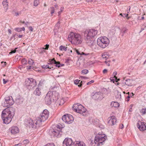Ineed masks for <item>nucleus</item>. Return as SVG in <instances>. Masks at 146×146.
I'll list each match as a JSON object with an SVG mask.
<instances>
[{
  "mask_svg": "<svg viewBox=\"0 0 146 146\" xmlns=\"http://www.w3.org/2000/svg\"><path fill=\"white\" fill-rule=\"evenodd\" d=\"M3 106L8 108L2 111L1 117L3 122L5 124H8L11 121L14 116L15 111L14 108L9 107L14 104V101L11 96L6 97Z\"/></svg>",
  "mask_w": 146,
  "mask_h": 146,
  "instance_id": "obj_1",
  "label": "nucleus"
},
{
  "mask_svg": "<svg viewBox=\"0 0 146 146\" xmlns=\"http://www.w3.org/2000/svg\"><path fill=\"white\" fill-rule=\"evenodd\" d=\"M49 115L48 111L46 109L44 110L43 112L41 113L40 116L36 119L35 123L33 122V121L32 119L29 120V125L32 126V127H34L35 124L36 125L35 127H37L40 126L41 125L42 122L48 119Z\"/></svg>",
  "mask_w": 146,
  "mask_h": 146,
  "instance_id": "obj_2",
  "label": "nucleus"
},
{
  "mask_svg": "<svg viewBox=\"0 0 146 146\" xmlns=\"http://www.w3.org/2000/svg\"><path fill=\"white\" fill-rule=\"evenodd\" d=\"M68 39L71 43L75 45L80 44L82 42V36L79 34L71 33L68 35Z\"/></svg>",
  "mask_w": 146,
  "mask_h": 146,
  "instance_id": "obj_3",
  "label": "nucleus"
},
{
  "mask_svg": "<svg viewBox=\"0 0 146 146\" xmlns=\"http://www.w3.org/2000/svg\"><path fill=\"white\" fill-rule=\"evenodd\" d=\"M110 43L109 39L106 36L100 37L97 40V44L101 48H105L107 47Z\"/></svg>",
  "mask_w": 146,
  "mask_h": 146,
  "instance_id": "obj_4",
  "label": "nucleus"
},
{
  "mask_svg": "<svg viewBox=\"0 0 146 146\" xmlns=\"http://www.w3.org/2000/svg\"><path fill=\"white\" fill-rule=\"evenodd\" d=\"M72 108L75 112L82 114L83 115H85L84 113L86 111V110L81 104H75L73 106Z\"/></svg>",
  "mask_w": 146,
  "mask_h": 146,
  "instance_id": "obj_5",
  "label": "nucleus"
},
{
  "mask_svg": "<svg viewBox=\"0 0 146 146\" xmlns=\"http://www.w3.org/2000/svg\"><path fill=\"white\" fill-rule=\"evenodd\" d=\"M107 137L105 134H102L99 133L98 134L96 135L95 138V142H98V145H100L101 144L102 145V143L104 142L106 139Z\"/></svg>",
  "mask_w": 146,
  "mask_h": 146,
  "instance_id": "obj_6",
  "label": "nucleus"
},
{
  "mask_svg": "<svg viewBox=\"0 0 146 146\" xmlns=\"http://www.w3.org/2000/svg\"><path fill=\"white\" fill-rule=\"evenodd\" d=\"M97 31L94 29L86 30L84 33L85 37H88L89 38H92L96 36L97 33Z\"/></svg>",
  "mask_w": 146,
  "mask_h": 146,
  "instance_id": "obj_7",
  "label": "nucleus"
},
{
  "mask_svg": "<svg viewBox=\"0 0 146 146\" xmlns=\"http://www.w3.org/2000/svg\"><path fill=\"white\" fill-rule=\"evenodd\" d=\"M62 119L65 122L70 124L73 122L74 118L71 115L67 114L64 115L62 117Z\"/></svg>",
  "mask_w": 146,
  "mask_h": 146,
  "instance_id": "obj_8",
  "label": "nucleus"
},
{
  "mask_svg": "<svg viewBox=\"0 0 146 146\" xmlns=\"http://www.w3.org/2000/svg\"><path fill=\"white\" fill-rule=\"evenodd\" d=\"M52 96V93L51 92H49L47 94L44 98L45 103L47 105H50L51 103V99Z\"/></svg>",
  "mask_w": 146,
  "mask_h": 146,
  "instance_id": "obj_9",
  "label": "nucleus"
},
{
  "mask_svg": "<svg viewBox=\"0 0 146 146\" xmlns=\"http://www.w3.org/2000/svg\"><path fill=\"white\" fill-rule=\"evenodd\" d=\"M26 82L27 86L34 87L36 85V82L35 80L31 78H28L26 81Z\"/></svg>",
  "mask_w": 146,
  "mask_h": 146,
  "instance_id": "obj_10",
  "label": "nucleus"
},
{
  "mask_svg": "<svg viewBox=\"0 0 146 146\" xmlns=\"http://www.w3.org/2000/svg\"><path fill=\"white\" fill-rule=\"evenodd\" d=\"M138 128L141 131L146 130V123L139 121L137 124Z\"/></svg>",
  "mask_w": 146,
  "mask_h": 146,
  "instance_id": "obj_11",
  "label": "nucleus"
},
{
  "mask_svg": "<svg viewBox=\"0 0 146 146\" xmlns=\"http://www.w3.org/2000/svg\"><path fill=\"white\" fill-rule=\"evenodd\" d=\"M60 128H59V130H58L56 128H54L52 131L51 135L54 137H59L61 136V134L60 133Z\"/></svg>",
  "mask_w": 146,
  "mask_h": 146,
  "instance_id": "obj_12",
  "label": "nucleus"
},
{
  "mask_svg": "<svg viewBox=\"0 0 146 146\" xmlns=\"http://www.w3.org/2000/svg\"><path fill=\"white\" fill-rule=\"evenodd\" d=\"M110 119L108 123L110 125H113L116 124L117 119L114 116H112L109 118Z\"/></svg>",
  "mask_w": 146,
  "mask_h": 146,
  "instance_id": "obj_13",
  "label": "nucleus"
},
{
  "mask_svg": "<svg viewBox=\"0 0 146 146\" xmlns=\"http://www.w3.org/2000/svg\"><path fill=\"white\" fill-rule=\"evenodd\" d=\"M73 143H74L71 138H66L63 142V146H64L65 145L66 146H70L73 145Z\"/></svg>",
  "mask_w": 146,
  "mask_h": 146,
  "instance_id": "obj_14",
  "label": "nucleus"
},
{
  "mask_svg": "<svg viewBox=\"0 0 146 146\" xmlns=\"http://www.w3.org/2000/svg\"><path fill=\"white\" fill-rule=\"evenodd\" d=\"M85 40L87 44L91 47H92L94 45V40L92 38H89L88 36L85 37Z\"/></svg>",
  "mask_w": 146,
  "mask_h": 146,
  "instance_id": "obj_15",
  "label": "nucleus"
},
{
  "mask_svg": "<svg viewBox=\"0 0 146 146\" xmlns=\"http://www.w3.org/2000/svg\"><path fill=\"white\" fill-rule=\"evenodd\" d=\"M12 134H15L19 132V128L16 126H13L11 127L9 129Z\"/></svg>",
  "mask_w": 146,
  "mask_h": 146,
  "instance_id": "obj_16",
  "label": "nucleus"
},
{
  "mask_svg": "<svg viewBox=\"0 0 146 146\" xmlns=\"http://www.w3.org/2000/svg\"><path fill=\"white\" fill-rule=\"evenodd\" d=\"M50 64H55V66L58 67H61V64L60 63V62L56 61L54 59V58L52 60H50Z\"/></svg>",
  "mask_w": 146,
  "mask_h": 146,
  "instance_id": "obj_17",
  "label": "nucleus"
},
{
  "mask_svg": "<svg viewBox=\"0 0 146 146\" xmlns=\"http://www.w3.org/2000/svg\"><path fill=\"white\" fill-rule=\"evenodd\" d=\"M101 94V93L100 92H98L95 93V94L94 93H92V97L94 99L96 100L100 96Z\"/></svg>",
  "mask_w": 146,
  "mask_h": 146,
  "instance_id": "obj_18",
  "label": "nucleus"
},
{
  "mask_svg": "<svg viewBox=\"0 0 146 146\" xmlns=\"http://www.w3.org/2000/svg\"><path fill=\"white\" fill-rule=\"evenodd\" d=\"M34 94L35 96H40L41 94V89L39 87L37 88L34 91Z\"/></svg>",
  "mask_w": 146,
  "mask_h": 146,
  "instance_id": "obj_19",
  "label": "nucleus"
},
{
  "mask_svg": "<svg viewBox=\"0 0 146 146\" xmlns=\"http://www.w3.org/2000/svg\"><path fill=\"white\" fill-rule=\"evenodd\" d=\"M74 146H85V143L83 142L75 141L74 143Z\"/></svg>",
  "mask_w": 146,
  "mask_h": 146,
  "instance_id": "obj_20",
  "label": "nucleus"
},
{
  "mask_svg": "<svg viewBox=\"0 0 146 146\" xmlns=\"http://www.w3.org/2000/svg\"><path fill=\"white\" fill-rule=\"evenodd\" d=\"M3 5L4 6V8L7 10L8 9V2L7 0H3L2 3Z\"/></svg>",
  "mask_w": 146,
  "mask_h": 146,
  "instance_id": "obj_21",
  "label": "nucleus"
},
{
  "mask_svg": "<svg viewBox=\"0 0 146 146\" xmlns=\"http://www.w3.org/2000/svg\"><path fill=\"white\" fill-rule=\"evenodd\" d=\"M133 81L131 79H128L125 80V84L126 85L128 86H131L132 85V82Z\"/></svg>",
  "mask_w": 146,
  "mask_h": 146,
  "instance_id": "obj_22",
  "label": "nucleus"
},
{
  "mask_svg": "<svg viewBox=\"0 0 146 146\" xmlns=\"http://www.w3.org/2000/svg\"><path fill=\"white\" fill-rule=\"evenodd\" d=\"M60 26V23L59 22H58L56 25L55 27V28L54 29V34L56 35V33L58 31V29H59V26Z\"/></svg>",
  "mask_w": 146,
  "mask_h": 146,
  "instance_id": "obj_23",
  "label": "nucleus"
},
{
  "mask_svg": "<svg viewBox=\"0 0 146 146\" xmlns=\"http://www.w3.org/2000/svg\"><path fill=\"white\" fill-rule=\"evenodd\" d=\"M119 104L117 102H111V106L112 107L117 108L119 107Z\"/></svg>",
  "mask_w": 146,
  "mask_h": 146,
  "instance_id": "obj_24",
  "label": "nucleus"
},
{
  "mask_svg": "<svg viewBox=\"0 0 146 146\" xmlns=\"http://www.w3.org/2000/svg\"><path fill=\"white\" fill-rule=\"evenodd\" d=\"M82 82V81H80V80L78 79L75 80L74 81V84L76 85H77L80 83V84L78 85L79 87H81L82 86V84L81 83Z\"/></svg>",
  "mask_w": 146,
  "mask_h": 146,
  "instance_id": "obj_25",
  "label": "nucleus"
},
{
  "mask_svg": "<svg viewBox=\"0 0 146 146\" xmlns=\"http://www.w3.org/2000/svg\"><path fill=\"white\" fill-rule=\"evenodd\" d=\"M108 54L107 52H105L102 55V56L103 58L107 59L108 58L109 56H108Z\"/></svg>",
  "mask_w": 146,
  "mask_h": 146,
  "instance_id": "obj_26",
  "label": "nucleus"
},
{
  "mask_svg": "<svg viewBox=\"0 0 146 146\" xmlns=\"http://www.w3.org/2000/svg\"><path fill=\"white\" fill-rule=\"evenodd\" d=\"M25 28L24 27L22 28H16L15 29V30L19 32H20L22 30H23V31H25Z\"/></svg>",
  "mask_w": 146,
  "mask_h": 146,
  "instance_id": "obj_27",
  "label": "nucleus"
},
{
  "mask_svg": "<svg viewBox=\"0 0 146 146\" xmlns=\"http://www.w3.org/2000/svg\"><path fill=\"white\" fill-rule=\"evenodd\" d=\"M67 47L61 46H60L59 48L60 50H61L66 51L67 50Z\"/></svg>",
  "mask_w": 146,
  "mask_h": 146,
  "instance_id": "obj_28",
  "label": "nucleus"
},
{
  "mask_svg": "<svg viewBox=\"0 0 146 146\" xmlns=\"http://www.w3.org/2000/svg\"><path fill=\"white\" fill-rule=\"evenodd\" d=\"M127 30V29L126 28L124 27L122 29V30L121 31V33H123V35H122V36L123 35V34L125 33Z\"/></svg>",
  "mask_w": 146,
  "mask_h": 146,
  "instance_id": "obj_29",
  "label": "nucleus"
},
{
  "mask_svg": "<svg viewBox=\"0 0 146 146\" xmlns=\"http://www.w3.org/2000/svg\"><path fill=\"white\" fill-rule=\"evenodd\" d=\"M39 3V0H35L34 2V6L35 7L37 6Z\"/></svg>",
  "mask_w": 146,
  "mask_h": 146,
  "instance_id": "obj_30",
  "label": "nucleus"
},
{
  "mask_svg": "<svg viewBox=\"0 0 146 146\" xmlns=\"http://www.w3.org/2000/svg\"><path fill=\"white\" fill-rule=\"evenodd\" d=\"M146 109L145 108H143L140 111V112L143 114H145L146 113Z\"/></svg>",
  "mask_w": 146,
  "mask_h": 146,
  "instance_id": "obj_31",
  "label": "nucleus"
},
{
  "mask_svg": "<svg viewBox=\"0 0 146 146\" xmlns=\"http://www.w3.org/2000/svg\"><path fill=\"white\" fill-rule=\"evenodd\" d=\"M117 95V96H116V97L117 98H118L119 99H120L121 98V93L120 92H118Z\"/></svg>",
  "mask_w": 146,
  "mask_h": 146,
  "instance_id": "obj_32",
  "label": "nucleus"
},
{
  "mask_svg": "<svg viewBox=\"0 0 146 146\" xmlns=\"http://www.w3.org/2000/svg\"><path fill=\"white\" fill-rule=\"evenodd\" d=\"M61 125H57L56 126V127L55 128H56L58 130H59V129L60 128V131H61V129L63 127Z\"/></svg>",
  "mask_w": 146,
  "mask_h": 146,
  "instance_id": "obj_33",
  "label": "nucleus"
},
{
  "mask_svg": "<svg viewBox=\"0 0 146 146\" xmlns=\"http://www.w3.org/2000/svg\"><path fill=\"white\" fill-rule=\"evenodd\" d=\"M82 72L84 74H86L88 72V70L86 69L83 70H82Z\"/></svg>",
  "mask_w": 146,
  "mask_h": 146,
  "instance_id": "obj_34",
  "label": "nucleus"
},
{
  "mask_svg": "<svg viewBox=\"0 0 146 146\" xmlns=\"http://www.w3.org/2000/svg\"><path fill=\"white\" fill-rule=\"evenodd\" d=\"M81 55H84L85 56L88 55H91L92 54L89 53H85L84 52H82L81 53Z\"/></svg>",
  "mask_w": 146,
  "mask_h": 146,
  "instance_id": "obj_35",
  "label": "nucleus"
},
{
  "mask_svg": "<svg viewBox=\"0 0 146 146\" xmlns=\"http://www.w3.org/2000/svg\"><path fill=\"white\" fill-rule=\"evenodd\" d=\"M42 67L44 68H51L48 65H44L42 66Z\"/></svg>",
  "mask_w": 146,
  "mask_h": 146,
  "instance_id": "obj_36",
  "label": "nucleus"
},
{
  "mask_svg": "<svg viewBox=\"0 0 146 146\" xmlns=\"http://www.w3.org/2000/svg\"><path fill=\"white\" fill-rule=\"evenodd\" d=\"M34 63V62L33 60L32 59H30L28 61V63L29 64L32 65Z\"/></svg>",
  "mask_w": 146,
  "mask_h": 146,
  "instance_id": "obj_37",
  "label": "nucleus"
},
{
  "mask_svg": "<svg viewBox=\"0 0 146 146\" xmlns=\"http://www.w3.org/2000/svg\"><path fill=\"white\" fill-rule=\"evenodd\" d=\"M27 61L24 58L21 60V62L23 64H26Z\"/></svg>",
  "mask_w": 146,
  "mask_h": 146,
  "instance_id": "obj_38",
  "label": "nucleus"
},
{
  "mask_svg": "<svg viewBox=\"0 0 146 146\" xmlns=\"http://www.w3.org/2000/svg\"><path fill=\"white\" fill-rule=\"evenodd\" d=\"M117 74L116 72H115L113 74L112 76L114 77V78H115V79H117V77H116L115 76Z\"/></svg>",
  "mask_w": 146,
  "mask_h": 146,
  "instance_id": "obj_39",
  "label": "nucleus"
},
{
  "mask_svg": "<svg viewBox=\"0 0 146 146\" xmlns=\"http://www.w3.org/2000/svg\"><path fill=\"white\" fill-rule=\"evenodd\" d=\"M50 9L51 10V14H52L54 12V8L53 7H50Z\"/></svg>",
  "mask_w": 146,
  "mask_h": 146,
  "instance_id": "obj_40",
  "label": "nucleus"
},
{
  "mask_svg": "<svg viewBox=\"0 0 146 146\" xmlns=\"http://www.w3.org/2000/svg\"><path fill=\"white\" fill-rule=\"evenodd\" d=\"M64 103V100L63 99H61L60 100V103L59 104V105H62Z\"/></svg>",
  "mask_w": 146,
  "mask_h": 146,
  "instance_id": "obj_41",
  "label": "nucleus"
},
{
  "mask_svg": "<svg viewBox=\"0 0 146 146\" xmlns=\"http://www.w3.org/2000/svg\"><path fill=\"white\" fill-rule=\"evenodd\" d=\"M17 49V48H15V49ZM16 52V50L15 49V50H14L11 51V52L9 53V54H11L14 53H15Z\"/></svg>",
  "mask_w": 146,
  "mask_h": 146,
  "instance_id": "obj_42",
  "label": "nucleus"
},
{
  "mask_svg": "<svg viewBox=\"0 0 146 146\" xmlns=\"http://www.w3.org/2000/svg\"><path fill=\"white\" fill-rule=\"evenodd\" d=\"M46 47L45 48H43V49H45V50H48L49 48V45L48 44H46L45 45Z\"/></svg>",
  "mask_w": 146,
  "mask_h": 146,
  "instance_id": "obj_43",
  "label": "nucleus"
},
{
  "mask_svg": "<svg viewBox=\"0 0 146 146\" xmlns=\"http://www.w3.org/2000/svg\"><path fill=\"white\" fill-rule=\"evenodd\" d=\"M3 83L4 84H5L7 82L8 80H6L5 79H3Z\"/></svg>",
  "mask_w": 146,
  "mask_h": 146,
  "instance_id": "obj_44",
  "label": "nucleus"
},
{
  "mask_svg": "<svg viewBox=\"0 0 146 146\" xmlns=\"http://www.w3.org/2000/svg\"><path fill=\"white\" fill-rule=\"evenodd\" d=\"M94 82V81L93 80H92L91 81H90V82H88L87 83V85H89V84H91V83H93V82Z\"/></svg>",
  "mask_w": 146,
  "mask_h": 146,
  "instance_id": "obj_45",
  "label": "nucleus"
},
{
  "mask_svg": "<svg viewBox=\"0 0 146 146\" xmlns=\"http://www.w3.org/2000/svg\"><path fill=\"white\" fill-rule=\"evenodd\" d=\"M105 63L107 64V66H110V63H109V62H108V61H105Z\"/></svg>",
  "mask_w": 146,
  "mask_h": 146,
  "instance_id": "obj_46",
  "label": "nucleus"
},
{
  "mask_svg": "<svg viewBox=\"0 0 146 146\" xmlns=\"http://www.w3.org/2000/svg\"><path fill=\"white\" fill-rule=\"evenodd\" d=\"M21 12H16L15 13V15L16 16H19V15H21Z\"/></svg>",
  "mask_w": 146,
  "mask_h": 146,
  "instance_id": "obj_47",
  "label": "nucleus"
},
{
  "mask_svg": "<svg viewBox=\"0 0 146 146\" xmlns=\"http://www.w3.org/2000/svg\"><path fill=\"white\" fill-rule=\"evenodd\" d=\"M29 142V140H25L23 141V143L24 144H26L28 143Z\"/></svg>",
  "mask_w": 146,
  "mask_h": 146,
  "instance_id": "obj_48",
  "label": "nucleus"
},
{
  "mask_svg": "<svg viewBox=\"0 0 146 146\" xmlns=\"http://www.w3.org/2000/svg\"><path fill=\"white\" fill-rule=\"evenodd\" d=\"M107 72V70L106 69H104L103 70V73L104 74L106 73Z\"/></svg>",
  "mask_w": 146,
  "mask_h": 146,
  "instance_id": "obj_49",
  "label": "nucleus"
},
{
  "mask_svg": "<svg viewBox=\"0 0 146 146\" xmlns=\"http://www.w3.org/2000/svg\"><path fill=\"white\" fill-rule=\"evenodd\" d=\"M29 30L31 31H32L33 30V29L32 27H29Z\"/></svg>",
  "mask_w": 146,
  "mask_h": 146,
  "instance_id": "obj_50",
  "label": "nucleus"
},
{
  "mask_svg": "<svg viewBox=\"0 0 146 146\" xmlns=\"http://www.w3.org/2000/svg\"><path fill=\"white\" fill-rule=\"evenodd\" d=\"M128 15V14H123V17H127Z\"/></svg>",
  "mask_w": 146,
  "mask_h": 146,
  "instance_id": "obj_51",
  "label": "nucleus"
},
{
  "mask_svg": "<svg viewBox=\"0 0 146 146\" xmlns=\"http://www.w3.org/2000/svg\"><path fill=\"white\" fill-rule=\"evenodd\" d=\"M76 53L78 55H81V53H80L78 50H76Z\"/></svg>",
  "mask_w": 146,
  "mask_h": 146,
  "instance_id": "obj_52",
  "label": "nucleus"
},
{
  "mask_svg": "<svg viewBox=\"0 0 146 146\" xmlns=\"http://www.w3.org/2000/svg\"><path fill=\"white\" fill-rule=\"evenodd\" d=\"M119 127L121 129H122L123 127V124L120 125L119 126Z\"/></svg>",
  "mask_w": 146,
  "mask_h": 146,
  "instance_id": "obj_53",
  "label": "nucleus"
},
{
  "mask_svg": "<svg viewBox=\"0 0 146 146\" xmlns=\"http://www.w3.org/2000/svg\"><path fill=\"white\" fill-rule=\"evenodd\" d=\"M130 96H128L127 98V101H129V99L130 98Z\"/></svg>",
  "mask_w": 146,
  "mask_h": 146,
  "instance_id": "obj_54",
  "label": "nucleus"
},
{
  "mask_svg": "<svg viewBox=\"0 0 146 146\" xmlns=\"http://www.w3.org/2000/svg\"><path fill=\"white\" fill-rule=\"evenodd\" d=\"M19 100L20 99H17L16 100V102H17V103L18 104L20 103V102H19Z\"/></svg>",
  "mask_w": 146,
  "mask_h": 146,
  "instance_id": "obj_55",
  "label": "nucleus"
},
{
  "mask_svg": "<svg viewBox=\"0 0 146 146\" xmlns=\"http://www.w3.org/2000/svg\"><path fill=\"white\" fill-rule=\"evenodd\" d=\"M31 66H27V68L28 69H30L31 68Z\"/></svg>",
  "mask_w": 146,
  "mask_h": 146,
  "instance_id": "obj_56",
  "label": "nucleus"
},
{
  "mask_svg": "<svg viewBox=\"0 0 146 146\" xmlns=\"http://www.w3.org/2000/svg\"><path fill=\"white\" fill-rule=\"evenodd\" d=\"M133 95H134V94H133V93H130V94L129 95V96H130V97H132V96H133Z\"/></svg>",
  "mask_w": 146,
  "mask_h": 146,
  "instance_id": "obj_57",
  "label": "nucleus"
},
{
  "mask_svg": "<svg viewBox=\"0 0 146 146\" xmlns=\"http://www.w3.org/2000/svg\"><path fill=\"white\" fill-rule=\"evenodd\" d=\"M8 31L10 34H11V31L10 29H8Z\"/></svg>",
  "mask_w": 146,
  "mask_h": 146,
  "instance_id": "obj_58",
  "label": "nucleus"
},
{
  "mask_svg": "<svg viewBox=\"0 0 146 146\" xmlns=\"http://www.w3.org/2000/svg\"><path fill=\"white\" fill-rule=\"evenodd\" d=\"M143 26L144 27V28H146V23L144 24Z\"/></svg>",
  "mask_w": 146,
  "mask_h": 146,
  "instance_id": "obj_59",
  "label": "nucleus"
},
{
  "mask_svg": "<svg viewBox=\"0 0 146 146\" xmlns=\"http://www.w3.org/2000/svg\"><path fill=\"white\" fill-rule=\"evenodd\" d=\"M80 77H81V78H83L84 79H86V78H86V77H83V76H81Z\"/></svg>",
  "mask_w": 146,
  "mask_h": 146,
  "instance_id": "obj_60",
  "label": "nucleus"
},
{
  "mask_svg": "<svg viewBox=\"0 0 146 146\" xmlns=\"http://www.w3.org/2000/svg\"><path fill=\"white\" fill-rule=\"evenodd\" d=\"M23 36V35H20L18 37L19 38H21Z\"/></svg>",
  "mask_w": 146,
  "mask_h": 146,
  "instance_id": "obj_61",
  "label": "nucleus"
},
{
  "mask_svg": "<svg viewBox=\"0 0 146 146\" xmlns=\"http://www.w3.org/2000/svg\"><path fill=\"white\" fill-rule=\"evenodd\" d=\"M143 64L145 66H146V60L144 62Z\"/></svg>",
  "mask_w": 146,
  "mask_h": 146,
  "instance_id": "obj_62",
  "label": "nucleus"
},
{
  "mask_svg": "<svg viewBox=\"0 0 146 146\" xmlns=\"http://www.w3.org/2000/svg\"><path fill=\"white\" fill-rule=\"evenodd\" d=\"M63 9H64L63 8H62V7L60 9V11H61L60 12H62V11H63Z\"/></svg>",
  "mask_w": 146,
  "mask_h": 146,
  "instance_id": "obj_63",
  "label": "nucleus"
},
{
  "mask_svg": "<svg viewBox=\"0 0 146 146\" xmlns=\"http://www.w3.org/2000/svg\"><path fill=\"white\" fill-rule=\"evenodd\" d=\"M17 146H21V143H19L18 144H17Z\"/></svg>",
  "mask_w": 146,
  "mask_h": 146,
  "instance_id": "obj_64",
  "label": "nucleus"
}]
</instances>
